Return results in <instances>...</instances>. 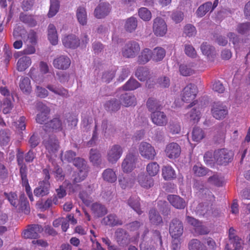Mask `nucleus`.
I'll return each instance as SVG.
<instances>
[{
    "instance_id": "2",
    "label": "nucleus",
    "mask_w": 250,
    "mask_h": 250,
    "mask_svg": "<svg viewBox=\"0 0 250 250\" xmlns=\"http://www.w3.org/2000/svg\"><path fill=\"white\" fill-rule=\"evenodd\" d=\"M233 153L226 148L218 149L214 152V161L221 165H226L233 160Z\"/></svg>"
},
{
    "instance_id": "53",
    "label": "nucleus",
    "mask_w": 250,
    "mask_h": 250,
    "mask_svg": "<svg viewBox=\"0 0 250 250\" xmlns=\"http://www.w3.org/2000/svg\"><path fill=\"white\" fill-rule=\"evenodd\" d=\"M208 183L217 187L222 186L224 183L223 177L217 174H214L209 177L208 180Z\"/></svg>"
},
{
    "instance_id": "19",
    "label": "nucleus",
    "mask_w": 250,
    "mask_h": 250,
    "mask_svg": "<svg viewBox=\"0 0 250 250\" xmlns=\"http://www.w3.org/2000/svg\"><path fill=\"white\" fill-rule=\"evenodd\" d=\"M165 153L169 158L175 159L178 157L181 153V147L177 143H170L167 146Z\"/></svg>"
},
{
    "instance_id": "37",
    "label": "nucleus",
    "mask_w": 250,
    "mask_h": 250,
    "mask_svg": "<svg viewBox=\"0 0 250 250\" xmlns=\"http://www.w3.org/2000/svg\"><path fill=\"white\" fill-rule=\"evenodd\" d=\"M149 219L151 224L158 225L163 222L162 218L154 208L149 211Z\"/></svg>"
},
{
    "instance_id": "23",
    "label": "nucleus",
    "mask_w": 250,
    "mask_h": 250,
    "mask_svg": "<svg viewBox=\"0 0 250 250\" xmlns=\"http://www.w3.org/2000/svg\"><path fill=\"white\" fill-rule=\"evenodd\" d=\"M138 182L142 188L146 189H148L154 185L153 179L144 173H141L138 175Z\"/></svg>"
},
{
    "instance_id": "43",
    "label": "nucleus",
    "mask_w": 250,
    "mask_h": 250,
    "mask_svg": "<svg viewBox=\"0 0 250 250\" xmlns=\"http://www.w3.org/2000/svg\"><path fill=\"white\" fill-rule=\"evenodd\" d=\"M205 137V132L202 128L196 127L193 129L192 139L194 142H200Z\"/></svg>"
},
{
    "instance_id": "11",
    "label": "nucleus",
    "mask_w": 250,
    "mask_h": 250,
    "mask_svg": "<svg viewBox=\"0 0 250 250\" xmlns=\"http://www.w3.org/2000/svg\"><path fill=\"white\" fill-rule=\"evenodd\" d=\"M197 93V88L195 85L189 84L183 89L182 94V100L186 103H189L193 101Z\"/></svg>"
},
{
    "instance_id": "63",
    "label": "nucleus",
    "mask_w": 250,
    "mask_h": 250,
    "mask_svg": "<svg viewBox=\"0 0 250 250\" xmlns=\"http://www.w3.org/2000/svg\"><path fill=\"white\" fill-rule=\"evenodd\" d=\"M185 52L186 54L190 58H195L197 55L194 48L190 44H185Z\"/></svg>"
},
{
    "instance_id": "47",
    "label": "nucleus",
    "mask_w": 250,
    "mask_h": 250,
    "mask_svg": "<svg viewBox=\"0 0 250 250\" xmlns=\"http://www.w3.org/2000/svg\"><path fill=\"white\" fill-rule=\"evenodd\" d=\"M159 166L157 163L153 162L147 164L146 170L148 174L150 176L156 175L159 171Z\"/></svg>"
},
{
    "instance_id": "4",
    "label": "nucleus",
    "mask_w": 250,
    "mask_h": 250,
    "mask_svg": "<svg viewBox=\"0 0 250 250\" xmlns=\"http://www.w3.org/2000/svg\"><path fill=\"white\" fill-rule=\"evenodd\" d=\"M138 156L135 153L128 152L123 160L121 167L124 172H131L136 168Z\"/></svg>"
},
{
    "instance_id": "60",
    "label": "nucleus",
    "mask_w": 250,
    "mask_h": 250,
    "mask_svg": "<svg viewBox=\"0 0 250 250\" xmlns=\"http://www.w3.org/2000/svg\"><path fill=\"white\" fill-rule=\"evenodd\" d=\"M184 33L189 37L194 36L196 34V30L193 25L188 24L184 27Z\"/></svg>"
},
{
    "instance_id": "1",
    "label": "nucleus",
    "mask_w": 250,
    "mask_h": 250,
    "mask_svg": "<svg viewBox=\"0 0 250 250\" xmlns=\"http://www.w3.org/2000/svg\"><path fill=\"white\" fill-rule=\"evenodd\" d=\"M74 165L78 168L79 171L73 175L72 183L65 181L64 185L66 186L68 189L74 192L77 189L78 183L83 181L87 176V167L86 162L82 158H76L73 162Z\"/></svg>"
},
{
    "instance_id": "22",
    "label": "nucleus",
    "mask_w": 250,
    "mask_h": 250,
    "mask_svg": "<svg viewBox=\"0 0 250 250\" xmlns=\"http://www.w3.org/2000/svg\"><path fill=\"white\" fill-rule=\"evenodd\" d=\"M71 63L69 58L65 56H61L55 59L53 61L54 66L59 69H66Z\"/></svg>"
},
{
    "instance_id": "30",
    "label": "nucleus",
    "mask_w": 250,
    "mask_h": 250,
    "mask_svg": "<svg viewBox=\"0 0 250 250\" xmlns=\"http://www.w3.org/2000/svg\"><path fill=\"white\" fill-rule=\"evenodd\" d=\"M137 25L138 21L136 18L131 17L125 20L124 28L127 32L131 33L135 30Z\"/></svg>"
},
{
    "instance_id": "29",
    "label": "nucleus",
    "mask_w": 250,
    "mask_h": 250,
    "mask_svg": "<svg viewBox=\"0 0 250 250\" xmlns=\"http://www.w3.org/2000/svg\"><path fill=\"white\" fill-rule=\"evenodd\" d=\"M31 64V60L30 57L23 56L21 58L17 64V69L19 71H23L29 67Z\"/></svg>"
},
{
    "instance_id": "16",
    "label": "nucleus",
    "mask_w": 250,
    "mask_h": 250,
    "mask_svg": "<svg viewBox=\"0 0 250 250\" xmlns=\"http://www.w3.org/2000/svg\"><path fill=\"white\" fill-rule=\"evenodd\" d=\"M152 123L158 126H165L167 123V118L166 114L162 111L153 112L151 114Z\"/></svg>"
},
{
    "instance_id": "35",
    "label": "nucleus",
    "mask_w": 250,
    "mask_h": 250,
    "mask_svg": "<svg viewBox=\"0 0 250 250\" xmlns=\"http://www.w3.org/2000/svg\"><path fill=\"white\" fill-rule=\"evenodd\" d=\"M162 176L166 180H171L176 177V173L174 169L170 166H165L162 168Z\"/></svg>"
},
{
    "instance_id": "62",
    "label": "nucleus",
    "mask_w": 250,
    "mask_h": 250,
    "mask_svg": "<svg viewBox=\"0 0 250 250\" xmlns=\"http://www.w3.org/2000/svg\"><path fill=\"white\" fill-rule=\"evenodd\" d=\"M250 29V23L249 22L240 23L236 27L237 31L241 34L246 33Z\"/></svg>"
},
{
    "instance_id": "51",
    "label": "nucleus",
    "mask_w": 250,
    "mask_h": 250,
    "mask_svg": "<svg viewBox=\"0 0 250 250\" xmlns=\"http://www.w3.org/2000/svg\"><path fill=\"white\" fill-rule=\"evenodd\" d=\"M146 105L148 110L152 113L158 111L157 110L160 109L161 106L160 103L156 100L152 98L148 99Z\"/></svg>"
},
{
    "instance_id": "17",
    "label": "nucleus",
    "mask_w": 250,
    "mask_h": 250,
    "mask_svg": "<svg viewBox=\"0 0 250 250\" xmlns=\"http://www.w3.org/2000/svg\"><path fill=\"white\" fill-rule=\"evenodd\" d=\"M42 230V227L39 225H32L27 229L24 230L22 235L26 239H36L38 236V234Z\"/></svg>"
},
{
    "instance_id": "12",
    "label": "nucleus",
    "mask_w": 250,
    "mask_h": 250,
    "mask_svg": "<svg viewBox=\"0 0 250 250\" xmlns=\"http://www.w3.org/2000/svg\"><path fill=\"white\" fill-rule=\"evenodd\" d=\"M37 107L40 113L37 115L36 121L40 124H42L48 118L50 109L45 104L41 102H39L37 104Z\"/></svg>"
},
{
    "instance_id": "5",
    "label": "nucleus",
    "mask_w": 250,
    "mask_h": 250,
    "mask_svg": "<svg viewBox=\"0 0 250 250\" xmlns=\"http://www.w3.org/2000/svg\"><path fill=\"white\" fill-rule=\"evenodd\" d=\"M43 171L45 174L44 180L40 182L39 183V186L34 190L35 195L38 197H42L47 195L50 188V183L48 182L50 176L48 171L47 169H44Z\"/></svg>"
},
{
    "instance_id": "39",
    "label": "nucleus",
    "mask_w": 250,
    "mask_h": 250,
    "mask_svg": "<svg viewBox=\"0 0 250 250\" xmlns=\"http://www.w3.org/2000/svg\"><path fill=\"white\" fill-rule=\"evenodd\" d=\"M76 16L79 22L83 25H85L87 23V13L86 9L83 7H79L76 12Z\"/></svg>"
},
{
    "instance_id": "55",
    "label": "nucleus",
    "mask_w": 250,
    "mask_h": 250,
    "mask_svg": "<svg viewBox=\"0 0 250 250\" xmlns=\"http://www.w3.org/2000/svg\"><path fill=\"white\" fill-rule=\"evenodd\" d=\"M140 18L144 21H149L151 19V13L146 7H142L138 11Z\"/></svg>"
},
{
    "instance_id": "32",
    "label": "nucleus",
    "mask_w": 250,
    "mask_h": 250,
    "mask_svg": "<svg viewBox=\"0 0 250 250\" xmlns=\"http://www.w3.org/2000/svg\"><path fill=\"white\" fill-rule=\"evenodd\" d=\"M20 19L22 22L30 27H34L37 24L36 17L21 13Z\"/></svg>"
},
{
    "instance_id": "52",
    "label": "nucleus",
    "mask_w": 250,
    "mask_h": 250,
    "mask_svg": "<svg viewBox=\"0 0 250 250\" xmlns=\"http://www.w3.org/2000/svg\"><path fill=\"white\" fill-rule=\"evenodd\" d=\"M18 206H19L20 209L24 211L25 213L29 212L28 202L24 194L21 195L20 201L18 200Z\"/></svg>"
},
{
    "instance_id": "64",
    "label": "nucleus",
    "mask_w": 250,
    "mask_h": 250,
    "mask_svg": "<svg viewBox=\"0 0 250 250\" xmlns=\"http://www.w3.org/2000/svg\"><path fill=\"white\" fill-rule=\"evenodd\" d=\"M76 153L74 152L71 150H68L64 153L63 156L62 157V161L71 162L72 161L73 162Z\"/></svg>"
},
{
    "instance_id": "44",
    "label": "nucleus",
    "mask_w": 250,
    "mask_h": 250,
    "mask_svg": "<svg viewBox=\"0 0 250 250\" xmlns=\"http://www.w3.org/2000/svg\"><path fill=\"white\" fill-rule=\"evenodd\" d=\"M60 9V1L59 0H50L49 10L48 13V17L52 18L55 16L58 12Z\"/></svg>"
},
{
    "instance_id": "20",
    "label": "nucleus",
    "mask_w": 250,
    "mask_h": 250,
    "mask_svg": "<svg viewBox=\"0 0 250 250\" xmlns=\"http://www.w3.org/2000/svg\"><path fill=\"white\" fill-rule=\"evenodd\" d=\"M167 199L175 208L184 209L187 206V202L180 196L177 195H168Z\"/></svg>"
},
{
    "instance_id": "21",
    "label": "nucleus",
    "mask_w": 250,
    "mask_h": 250,
    "mask_svg": "<svg viewBox=\"0 0 250 250\" xmlns=\"http://www.w3.org/2000/svg\"><path fill=\"white\" fill-rule=\"evenodd\" d=\"M45 127H49L53 130H62L63 128L66 127L65 119L60 117L54 118L46 124Z\"/></svg>"
},
{
    "instance_id": "45",
    "label": "nucleus",
    "mask_w": 250,
    "mask_h": 250,
    "mask_svg": "<svg viewBox=\"0 0 250 250\" xmlns=\"http://www.w3.org/2000/svg\"><path fill=\"white\" fill-rule=\"evenodd\" d=\"M193 64H181L179 66V72L184 76H190L194 73V70L192 68Z\"/></svg>"
},
{
    "instance_id": "24",
    "label": "nucleus",
    "mask_w": 250,
    "mask_h": 250,
    "mask_svg": "<svg viewBox=\"0 0 250 250\" xmlns=\"http://www.w3.org/2000/svg\"><path fill=\"white\" fill-rule=\"evenodd\" d=\"M46 88L51 92L62 98H68L70 96L68 91L62 86H56L52 84H48Z\"/></svg>"
},
{
    "instance_id": "48",
    "label": "nucleus",
    "mask_w": 250,
    "mask_h": 250,
    "mask_svg": "<svg viewBox=\"0 0 250 250\" xmlns=\"http://www.w3.org/2000/svg\"><path fill=\"white\" fill-rule=\"evenodd\" d=\"M166 51L162 47H156L152 52V59L156 62L161 61L165 56Z\"/></svg>"
},
{
    "instance_id": "46",
    "label": "nucleus",
    "mask_w": 250,
    "mask_h": 250,
    "mask_svg": "<svg viewBox=\"0 0 250 250\" xmlns=\"http://www.w3.org/2000/svg\"><path fill=\"white\" fill-rule=\"evenodd\" d=\"M149 74L148 68L144 67H139L135 72V76L141 81H146L148 78Z\"/></svg>"
},
{
    "instance_id": "57",
    "label": "nucleus",
    "mask_w": 250,
    "mask_h": 250,
    "mask_svg": "<svg viewBox=\"0 0 250 250\" xmlns=\"http://www.w3.org/2000/svg\"><path fill=\"white\" fill-rule=\"evenodd\" d=\"M4 195L7 199L11 205L13 207L17 208L18 204V199L17 195L14 192H4Z\"/></svg>"
},
{
    "instance_id": "61",
    "label": "nucleus",
    "mask_w": 250,
    "mask_h": 250,
    "mask_svg": "<svg viewBox=\"0 0 250 250\" xmlns=\"http://www.w3.org/2000/svg\"><path fill=\"white\" fill-rule=\"evenodd\" d=\"M106 106L109 110L116 111L120 108V104L118 100L114 99L107 102L106 104Z\"/></svg>"
},
{
    "instance_id": "7",
    "label": "nucleus",
    "mask_w": 250,
    "mask_h": 250,
    "mask_svg": "<svg viewBox=\"0 0 250 250\" xmlns=\"http://www.w3.org/2000/svg\"><path fill=\"white\" fill-rule=\"evenodd\" d=\"M138 150L141 156L147 160H153L156 155L154 147L146 142H142L140 144Z\"/></svg>"
},
{
    "instance_id": "34",
    "label": "nucleus",
    "mask_w": 250,
    "mask_h": 250,
    "mask_svg": "<svg viewBox=\"0 0 250 250\" xmlns=\"http://www.w3.org/2000/svg\"><path fill=\"white\" fill-rule=\"evenodd\" d=\"M189 250H207L205 244L197 239L191 240L188 244Z\"/></svg>"
},
{
    "instance_id": "42",
    "label": "nucleus",
    "mask_w": 250,
    "mask_h": 250,
    "mask_svg": "<svg viewBox=\"0 0 250 250\" xmlns=\"http://www.w3.org/2000/svg\"><path fill=\"white\" fill-rule=\"evenodd\" d=\"M20 87L24 93H29L31 91L30 80L28 77H22L20 80Z\"/></svg>"
},
{
    "instance_id": "28",
    "label": "nucleus",
    "mask_w": 250,
    "mask_h": 250,
    "mask_svg": "<svg viewBox=\"0 0 250 250\" xmlns=\"http://www.w3.org/2000/svg\"><path fill=\"white\" fill-rule=\"evenodd\" d=\"M92 213L95 217H100L107 213V209L103 205L96 203L92 204L91 206Z\"/></svg>"
},
{
    "instance_id": "31",
    "label": "nucleus",
    "mask_w": 250,
    "mask_h": 250,
    "mask_svg": "<svg viewBox=\"0 0 250 250\" xmlns=\"http://www.w3.org/2000/svg\"><path fill=\"white\" fill-rule=\"evenodd\" d=\"M44 144L50 153L55 152L58 149V142L55 138H50L48 141H44Z\"/></svg>"
},
{
    "instance_id": "26",
    "label": "nucleus",
    "mask_w": 250,
    "mask_h": 250,
    "mask_svg": "<svg viewBox=\"0 0 250 250\" xmlns=\"http://www.w3.org/2000/svg\"><path fill=\"white\" fill-rule=\"evenodd\" d=\"M103 223L110 226H115L122 225L123 221L119 219L115 214H110L104 218L102 221Z\"/></svg>"
},
{
    "instance_id": "58",
    "label": "nucleus",
    "mask_w": 250,
    "mask_h": 250,
    "mask_svg": "<svg viewBox=\"0 0 250 250\" xmlns=\"http://www.w3.org/2000/svg\"><path fill=\"white\" fill-rule=\"evenodd\" d=\"M201 50L203 54L209 56L213 53L214 48L207 42H205L203 43L201 45Z\"/></svg>"
},
{
    "instance_id": "27",
    "label": "nucleus",
    "mask_w": 250,
    "mask_h": 250,
    "mask_svg": "<svg viewBox=\"0 0 250 250\" xmlns=\"http://www.w3.org/2000/svg\"><path fill=\"white\" fill-rule=\"evenodd\" d=\"M48 39L50 42L53 45L58 43V36L57 30L55 25L53 24H49L48 26Z\"/></svg>"
},
{
    "instance_id": "13",
    "label": "nucleus",
    "mask_w": 250,
    "mask_h": 250,
    "mask_svg": "<svg viewBox=\"0 0 250 250\" xmlns=\"http://www.w3.org/2000/svg\"><path fill=\"white\" fill-rule=\"evenodd\" d=\"M183 232L182 223L177 219H173L170 224L169 233L175 239L180 237Z\"/></svg>"
},
{
    "instance_id": "33",
    "label": "nucleus",
    "mask_w": 250,
    "mask_h": 250,
    "mask_svg": "<svg viewBox=\"0 0 250 250\" xmlns=\"http://www.w3.org/2000/svg\"><path fill=\"white\" fill-rule=\"evenodd\" d=\"M151 58H152V51L149 49L145 48L139 56L138 62L139 63L145 64Z\"/></svg>"
},
{
    "instance_id": "9",
    "label": "nucleus",
    "mask_w": 250,
    "mask_h": 250,
    "mask_svg": "<svg viewBox=\"0 0 250 250\" xmlns=\"http://www.w3.org/2000/svg\"><path fill=\"white\" fill-rule=\"evenodd\" d=\"M123 148L119 145H113L110 146L107 152V160L111 164H115L121 157Z\"/></svg>"
},
{
    "instance_id": "14",
    "label": "nucleus",
    "mask_w": 250,
    "mask_h": 250,
    "mask_svg": "<svg viewBox=\"0 0 250 250\" xmlns=\"http://www.w3.org/2000/svg\"><path fill=\"white\" fill-rule=\"evenodd\" d=\"M111 10V6L108 2H101L96 7L94 11V16L97 19H103L108 15Z\"/></svg>"
},
{
    "instance_id": "10",
    "label": "nucleus",
    "mask_w": 250,
    "mask_h": 250,
    "mask_svg": "<svg viewBox=\"0 0 250 250\" xmlns=\"http://www.w3.org/2000/svg\"><path fill=\"white\" fill-rule=\"evenodd\" d=\"M152 29L154 34L157 37L164 36L167 31V26L165 20L160 17L154 19Z\"/></svg>"
},
{
    "instance_id": "3",
    "label": "nucleus",
    "mask_w": 250,
    "mask_h": 250,
    "mask_svg": "<svg viewBox=\"0 0 250 250\" xmlns=\"http://www.w3.org/2000/svg\"><path fill=\"white\" fill-rule=\"evenodd\" d=\"M140 50L139 44L136 41L127 42L122 48V54L126 58H135Z\"/></svg>"
},
{
    "instance_id": "41",
    "label": "nucleus",
    "mask_w": 250,
    "mask_h": 250,
    "mask_svg": "<svg viewBox=\"0 0 250 250\" xmlns=\"http://www.w3.org/2000/svg\"><path fill=\"white\" fill-rule=\"evenodd\" d=\"M186 116L188 119L194 124L197 123L200 119V111L199 109L193 108Z\"/></svg>"
},
{
    "instance_id": "6",
    "label": "nucleus",
    "mask_w": 250,
    "mask_h": 250,
    "mask_svg": "<svg viewBox=\"0 0 250 250\" xmlns=\"http://www.w3.org/2000/svg\"><path fill=\"white\" fill-rule=\"evenodd\" d=\"M235 230L230 228L229 230V244H227L225 250H242V241L235 234Z\"/></svg>"
},
{
    "instance_id": "36",
    "label": "nucleus",
    "mask_w": 250,
    "mask_h": 250,
    "mask_svg": "<svg viewBox=\"0 0 250 250\" xmlns=\"http://www.w3.org/2000/svg\"><path fill=\"white\" fill-rule=\"evenodd\" d=\"M212 7V3L210 1H208L200 5L197 9L196 14L198 17H203L206 13L210 11Z\"/></svg>"
},
{
    "instance_id": "15",
    "label": "nucleus",
    "mask_w": 250,
    "mask_h": 250,
    "mask_svg": "<svg viewBox=\"0 0 250 250\" xmlns=\"http://www.w3.org/2000/svg\"><path fill=\"white\" fill-rule=\"evenodd\" d=\"M115 237L117 243L121 246H126L130 242L128 233L123 229L119 228L116 230Z\"/></svg>"
},
{
    "instance_id": "56",
    "label": "nucleus",
    "mask_w": 250,
    "mask_h": 250,
    "mask_svg": "<svg viewBox=\"0 0 250 250\" xmlns=\"http://www.w3.org/2000/svg\"><path fill=\"white\" fill-rule=\"evenodd\" d=\"M119 184L123 189L132 187L134 184V181L129 177H123L119 179Z\"/></svg>"
},
{
    "instance_id": "50",
    "label": "nucleus",
    "mask_w": 250,
    "mask_h": 250,
    "mask_svg": "<svg viewBox=\"0 0 250 250\" xmlns=\"http://www.w3.org/2000/svg\"><path fill=\"white\" fill-rule=\"evenodd\" d=\"M101 157L98 150L93 149L90 150L89 159L94 165H99L101 164Z\"/></svg>"
},
{
    "instance_id": "25",
    "label": "nucleus",
    "mask_w": 250,
    "mask_h": 250,
    "mask_svg": "<svg viewBox=\"0 0 250 250\" xmlns=\"http://www.w3.org/2000/svg\"><path fill=\"white\" fill-rule=\"evenodd\" d=\"M140 200L139 197L135 195L131 196L127 200L128 205L139 215L143 212L140 208Z\"/></svg>"
},
{
    "instance_id": "18",
    "label": "nucleus",
    "mask_w": 250,
    "mask_h": 250,
    "mask_svg": "<svg viewBox=\"0 0 250 250\" xmlns=\"http://www.w3.org/2000/svg\"><path fill=\"white\" fill-rule=\"evenodd\" d=\"M62 42L65 47L75 49L80 44V41L74 35H65L62 38Z\"/></svg>"
},
{
    "instance_id": "54",
    "label": "nucleus",
    "mask_w": 250,
    "mask_h": 250,
    "mask_svg": "<svg viewBox=\"0 0 250 250\" xmlns=\"http://www.w3.org/2000/svg\"><path fill=\"white\" fill-rule=\"evenodd\" d=\"M140 86V84L135 79H130L124 85L125 90H133Z\"/></svg>"
},
{
    "instance_id": "38",
    "label": "nucleus",
    "mask_w": 250,
    "mask_h": 250,
    "mask_svg": "<svg viewBox=\"0 0 250 250\" xmlns=\"http://www.w3.org/2000/svg\"><path fill=\"white\" fill-rule=\"evenodd\" d=\"M121 99L122 101V104L126 107L135 105L136 104L135 97L127 93L122 95Z\"/></svg>"
},
{
    "instance_id": "8",
    "label": "nucleus",
    "mask_w": 250,
    "mask_h": 250,
    "mask_svg": "<svg viewBox=\"0 0 250 250\" xmlns=\"http://www.w3.org/2000/svg\"><path fill=\"white\" fill-rule=\"evenodd\" d=\"M211 112L214 118L218 120L225 118L228 114L226 105L223 102H214L212 105Z\"/></svg>"
},
{
    "instance_id": "59",
    "label": "nucleus",
    "mask_w": 250,
    "mask_h": 250,
    "mask_svg": "<svg viewBox=\"0 0 250 250\" xmlns=\"http://www.w3.org/2000/svg\"><path fill=\"white\" fill-rule=\"evenodd\" d=\"M193 171L194 174L197 176H203L208 172L207 168L199 165H195L193 167Z\"/></svg>"
},
{
    "instance_id": "49",
    "label": "nucleus",
    "mask_w": 250,
    "mask_h": 250,
    "mask_svg": "<svg viewBox=\"0 0 250 250\" xmlns=\"http://www.w3.org/2000/svg\"><path fill=\"white\" fill-rule=\"evenodd\" d=\"M198 208L200 214L203 216L207 217L213 214L212 207L208 204H200Z\"/></svg>"
},
{
    "instance_id": "40",
    "label": "nucleus",
    "mask_w": 250,
    "mask_h": 250,
    "mask_svg": "<svg viewBox=\"0 0 250 250\" xmlns=\"http://www.w3.org/2000/svg\"><path fill=\"white\" fill-rule=\"evenodd\" d=\"M103 177L104 180L110 183H114L117 180L116 173L111 168L105 169L103 173Z\"/></svg>"
}]
</instances>
